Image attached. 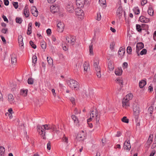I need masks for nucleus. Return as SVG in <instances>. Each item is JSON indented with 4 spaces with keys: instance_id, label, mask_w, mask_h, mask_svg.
Here are the masks:
<instances>
[{
    "instance_id": "nucleus-1",
    "label": "nucleus",
    "mask_w": 156,
    "mask_h": 156,
    "mask_svg": "<svg viewBox=\"0 0 156 156\" xmlns=\"http://www.w3.org/2000/svg\"><path fill=\"white\" fill-rule=\"evenodd\" d=\"M95 116L96 121V125L97 127L99 126L100 125L99 120L100 116L98 115V113L97 111H92L91 113L90 114V118L87 119V122L89 126L91 128L93 127V125L91 123H89V122L91 121L94 116Z\"/></svg>"
},
{
    "instance_id": "nucleus-2",
    "label": "nucleus",
    "mask_w": 156,
    "mask_h": 156,
    "mask_svg": "<svg viewBox=\"0 0 156 156\" xmlns=\"http://www.w3.org/2000/svg\"><path fill=\"white\" fill-rule=\"evenodd\" d=\"M37 131L41 137L43 139H45V133L47 131L50 130V125L45 124L42 126H37Z\"/></svg>"
},
{
    "instance_id": "nucleus-3",
    "label": "nucleus",
    "mask_w": 156,
    "mask_h": 156,
    "mask_svg": "<svg viewBox=\"0 0 156 156\" xmlns=\"http://www.w3.org/2000/svg\"><path fill=\"white\" fill-rule=\"evenodd\" d=\"M133 95L132 94L130 93L127 95L123 98L122 101V106L126 108L129 106V101L133 98Z\"/></svg>"
},
{
    "instance_id": "nucleus-4",
    "label": "nucleus",
    "mask_w": 156,
    "mask_h": 156,
    "mask_svg": "<svg viewBox=\"0 0 156 156\" xmlns=\"http://www.w3.org/2000/svg\"><path fill=\"white\" fill-rule=\"evenodd\" d=\"M67 83L69 86L72 89H75L77 90H79V84L75 80L73 79H70L68 80Z\"/></svg>"
},
{
    "instance_id": "nucleus-5",
    "label": "nucleus",
    "mask_w": 156,
    "mask_h": 156,
    "mask_svg": "<svg viewBox=\"0 0 156 156\" xmlns=\"http://www.w3.org/2000/svg\"><path fill=\"white\" fill-rule=\"evenodd\" d=\"M80 8L78 7L75 9V14L78 17L82 19L83 18L84 14L83 11Z\"/></svg>"
},
{
    "instance_id": "nucleus-6",
    "label": "nucleus",
    "mask_w": 156,
    "mask_h": 156,
    "mask_svg": "<svg viewBox=\"0 0 156 156\" xmlns=\"http://www.w3.org/2000/svg\"><path fill=\"white\" fill-rule=\"evenodd\" d=\"M66 9L69 12L73 13L74 11V7L73 3L71 2H68L66 5Z\"/></svg>"
},
{
    "instance_id": "nucleus-7",
    "label": "nucleus",
    "mask_w": 156,
    "mask_h": 156,
    "mask_svg": "<svg viewBox=\"0 0 156 156\" xmlns=\"http://www.w3.org/2000/svg\"><path fill=\"white\" fill-rule=\"evenodd\" d=\"M75 41V37L74 36L69 35L66 37V42L72 45H73Z\"/></svg>"
},
{
    "instance_id": "nucleus-8",
    "label": "nucleus",
    "mask_w": 156,
    "mask_h": 156,
    "mask_svg": "<svg viewBox=\"0 0 156 156\" xmlns=\"http://www.w3.org/2000/svg\"><path fill=\"white\" fill-rule=\"evenodd\" d=\"M57 30L58 32H62L64 28V24L63 22H59L57 25Z\"/></svg>"
},
{
    "instance_id": "nucleus-9",
    "label": "nucleus",
    "mask_w": 156,
    "mask_h": 156,
    "mask_svg": "<svg viewBox=\"0 0 156 156\" xmlns=\"http://www.w3.org/2000/svg\"><path fill=\"white\" fill-rule=\"evenodd\" d=\"M87 0H76V4L79 8H82L84 6Z\"/></svg>"
},
{
    "instance_id": "nucleus-10",
    "label": "nucleus",
    "mask_w": 156,
    "mask_h": 156,
    "mask_svg": "<svg viewBox=\"0 0 156 156\" xmlns=\"http://www.w3.org/2000/svg\"><path fill=\"white\" fill-rule=\"evenodd\" d=\"M8 100L10 104H13L15 102L14 98L11 94H9L8 95Z\"/></svg>"
},
{
    "instance_id": "nucleus-11",
    "label": "nucleus",
    "mask_w": 156,
    "mask_h": 156,
    "mask_svg": "<svg viewBox=\"0 0 156 156\" xmlns=\"http://www.w3.org/2000/svg\"><path fill=\"white\" fill-rule=\"evenodd\" d=\"M125 49L124 48H120L118 51V55L119 58H122L124 55Z\"/></svg>"
},
{
    "instance_id": "nucleus-12",
    "label": "nucleus",
    "mask_w": 156,
    "mask_h": 156,
    "mask_svg": "<svg viewBox=\"0 0 156 156\" xmlns=\"http://www.w3.org/2000/svg\"><path fill=\"white\" fill-rule=\"evenodd\" d=\"M31 12L32 14L34 16L37 17L38 16V11L36 7H32L31 9Z\"/></svg>"
},
{
    "instance_id": "nucleus-13",
    "label": "nucleus",
    "mask_w": 156,
    "mask_h": 156,
    "mask_svg": "<svg viewBox=\"0 0 156 156\" xmlns=\"http://www.w3.org/2000/svg\"><path fill=\"white\" fill-rule=\"evenodd\" d=\"M131 146L129 140H126L124 144V148L125 150L129 151L131 148Z\"/></svg>"
},
{
    "instance_id": "nucleus-14",
    "label": "nucleus",
    "mask_w": 156,
    "mask_h": 156,
    "mask_svg": "<svg viewBox=\"0 0 156 156\" xmlns=\"http://www.w3.org/2000/svg\"><path fill=\"white\" fill-rule=\"evenodd\" d=\"M23 14L26 17H28L29 16V12L28 6L26 5L25 6L23 9Z\"/></svg>"
},
{
    "instance_id": "nucleus-15",
    "label": "nucleus",
    "mask_w": 156,
    "mask_h": 156,
    "mask_svg": "<svg viewBox=\"0 0 156 156\" xmlns=\"http://www.w3.org/2000/svg\"><path fill=\"white\" fill-rule=\"evenodd\" d=\"M11 63L15 65L17 61L16 56L15 54H12L11 55Z\"/></svg>"
},
{
    "instance_id": "nucleus-16",
    "label": "nucleus",
    "mask_w": 156,
    "mask_h": 156,
    "mask_svg": "<svg viewBox=\"0 0 156 156\" xmlns=\"http://www.w3.org/2000/svg\"><path fill=\"white\" fill-rule=\"evenodd\" d=\"M144 45L143 44L142 42H139L137 43L136 46V52L137 53L138 51L140 49L144 48Z\"/></svg>"
},
{
    "instance_id": "nucleus-17",
    "label": "nucleus",
    "mask_w": 156,
    "mask_h": 156,
    "mask_svg": "<svg viewBox=\"0 0 156 156\" xmlns=\"http://www.w3.org/2000/svg\"><path fill=\"white\" fill-rule=\"evenodd\" d=\"M76 139L78 140L79 141H82L84 139V136L83 133H79L77 135L76 137Z\"/></svg>"
},
{
    "instance_id": "nucleus-18",
    "label": "nucleus",
    "mask_w": 156,
    "mask_h": 156,
    "mask_svg": "<svg viewBox=\"0 0 156 156\" xmlns=\"http://www.w3.org/2000/svg\"><path fill=\"white\" fill-rule=\"evenodd\" d=\"M122 73V70L121 68H118L116 69L115 71V74L117 76L121 75Z\"/></svg>"
},
{
    "instance_id": "nucleus-19",
    "label": "nucleus",
    "mask_w": 156,
    "mask_h": 156,
    "mask_svg": "<svg viewBox=\"0 0 156 156\" xmlns=\"http://www.w3.org/2000/svg\"><path fill=\"white\" fill-rule=\"evenodd\" d=\"M139 19L141 22L147 23L149 21V19L146 18L143 16H140L139 18Z\"/></svg>"
},
{
    "instance_id": "nucleus-20",
    "label": "nucleus",
    "mask_w": 156,
    "mask_h": 156,
    "mask_svg": "<svg viewBox=\"0 0 156 156\" xmlns=\"http://www.w3.org/2000/svg\"><path fill=\"white\" fill-rule=\"evenodd\" d=\"M98 64L99 61L98 59H96L94 61V66L95 70L101 69L100 67L98 66Z\"/></svg>"
},
{
    "instance_id": "nucleus-21",
    "label": "nucleus",
    "mask_w": 156,
    "mask_h": 156,
    "mask_svg": "<svg viewBox=\"0 0 156 156\" xmlns=\"http://www.w3.org/2000/svg\"><path fill=\"white\" fill-rule=\"evenodd\" d=\"M18 41L19 45L21 46H23V38L22 36L19 35L18 36Z\"/></svg>"
},
{
    "instance_id": "nucleus-22",
    "label": "nucleus",
    "mask_w": 156,
    "mask_h": 156,
    "mask_svg": "<svg viewBox=\"0 0 156 156\" xmlns=\"http://www.w3.org/2000/svg\"><path fill=\"white\" fill-rule=\"evenodd\" d=\"M116 82L120 85V86L122 87L123 85V80L121 78L119 77L117 78L116 80Z\"/></svg>"
},
{
    "instance_id": "nucleus-23",
    "label": "nucleus",
    "mask_w": 156,
    "mask_h": 156,
    "mask_svg": "<svg viewBox=\"0 0 156 156\" xmlns=\"http://www.w3.org/2000/svg\"><path fill=\"white\" fill-rule=\"evenodd\" d=\"M71 118L75 123L77 125L79 123V120L77 117L75 115H73L71 116Z\"/></svg>"
},
{
    "instance_id": "nucleus-24",
    "label": "nucleus",
    "mask_w": 156,
    "mask_h": 156,
    "mask_svg": "<svg viewBox=\"0 0 156 156\" xmlns=\"http://www.w3.org/2000/svg\"><path fill=\"white\" fill-rule=\"evenodd\" d=\"M108 69L110 71H112L114 69V66L112 61H109L108 62Z\"/></svg>"
},
{
    "instance_id": "nucleus-25",
    "label": "nucleus",
    "mask_w": 156,
    "mask_h": 156,
    "mask_svg": "<svg viewBox=\"0 0 156 156\" xmlns=\"http://www.w3.org/2000/svg\"><path fill=\"white\" fill-rule=\"evenodd\" d=\"M147 12L148 14L150 16H152L154 15V10L151 7H149L148 9Z\"/></svg>"
},
{
    "instance_id": "nucleus-26",
    "label": "nucleus",
    "mask_w": 156,
    "mask_h": 156,
    "mask_svg": "<svg viewBox=\"0 0 156 156\" xmlns=\"http://www.w3.org/2000/svg\"><path fill=\"white\" fill-rule=\"evenodd\" d=\"M146 84V82L144 80H142L139 83V85L140 88H143Z\"/></svg>"
},
{
    "instance_id": "nucleus-27",
    "label": "nucleus",
    "mask_w": 156,
    "mask_h": 156,
    "mask_svg": "<svg viewBox=\"0 0 156 156\" xmlns=\"http://www.w3.org/2000/svg\"><path fill=\"white\" fill-rule=\"evenodd\" d=\"M32 23H30L28 26V30L27 34L29 35L31 33V29H32Z\"/></svg>"
},
{
    "instance_id": "nucleus-28",
    "label": "nucleus",
    "mask_w": 156,
    "mask_h": 156,
    "mask_svg": "<svg viewBox=\"0 0 156 156\" xmlns=\"http://www.w3.org/2000/svg\"><path fill=\"white\" fill-rule=\"evenodd\" d=\"M153 135L151 134L149 136L147 141V143L148 144H150L152 142L153 140Z\"/></svg>"
},
{
    "instance_id": "nucleus-29",
    "label": "nucleus",
    "mask_w": 156,
    "mask_h": 156,
    "mask_svg": "<svg viewBox=\"0 0 156 156\" xmlns=\"http://www.w3.org/2000/svg\"><path fill=\"white\" fill-rule=\"evenodd\" d=\"M89 64L88 63L85 62L83 64L84 70V71H87L88 69L89 68Z\"/></svg>"
},
{
    "instance_id": "nucleus-30",
    "label": "nucleus",
    "mask_w": 156,
    "mask_h": 156,
    "mask_svg": "<svg viewBox=\"0 0 156 156\" xmlns=\"http://www.w3.org/2000/svg\"><path fill=\"white\" fill-rule=\"evenodd\" d=\"M122 13V8L121 7H119L117 11V15H119L120 16H121Z\"/></svg>"
},
{
    "instance_id": "nucleus-31",
    "label": "nucleus",
    "mask_w": 156,
    "mask_h": 156,
    "mask_svg": "<svg viewBox=\"0 0 156 156\" xmlns=\"http://www.w3.org/2000/svg\"><path fill=\"white\" fill-rule=\"evenodd\" d=\"M5 149L4 147L0 146V156H4Z\"/></svg>"
},
{
    "instance_id": "nucleus-32",
    "label": "nucleus",
    "mask_w": 156,
    "mask_h": 156,
    "mask_svg": "<svg viewBox=\"0 0 156 156\" xmlns=\"http://www.w3.org/2000/svg\"><path fill=\"white\" fill-rule=\"evenodd\" d=\"M20 94L23 96H27V90H20Z\"/></svg>"
},
{
    "instance_id": "nucleus-33",
    "label": "nucleus",
    "mask_w": 156,
    "mask_h": 156,
    "mask_svg": "<svg viewBox=\"0 0 156 156\" xmlns=\"http://www.w3.org/2000/svg\"><path fill=\"white\" fill-rule=\"evenodd\" d=\"M95 70L96 72V74L97 77L99 78H101V69H98Z\"/></svg>"
},
{
    "instance_id": "nucleus-34",
    "label": "nucleus",
    "mask_w": 156,
    "mask_h": 156,
    "mask_svg": "<svg viewBox=\"0 0 156 156\" xmlns=\"http://www.w3.org/2000/svg\"><path fill=\"white\" fill-rule=\"evenodd\" d=\"M153 111V107L152 106H150L148 108V112L150 114V116L152 115V114Z\"/></svg>"
},
{
    "instance_id": "nucleus-35",
    "label": "nucleus",
    "mask_w": 156,
    "mask_h": 156,
    "mask_svg": "<svg viewBox=\"0 0 156 156\" xmlns=\"http://www.w3.org/2000/svg\"><path fill=\"white\" fill-rule=\"evenodd\" d=\"M133 10L136 14H138L140 13V10L137 7L134 8Z\"/></svg>"
},
{
    "instance_id": "nucleus-36",
    "label": "nucleus",
    "mask_w": 156,
    "mask_h": 156,
    "mask_svg": "<svg viewBox=\"0 0 156 156\" xmlns=\"http://www.w3.org/2000/svg\"><path fill=\"white\" fill-rule=\"evenodd\" d=\"M47 60L48 62L49 65H51L53 64V61L51 58L47 57Z\"/></svg>"
},
{
    "instance_id": "nucleus-37",
    "label": "nucleus",
    "mask_w": 156,
    "mask_h": 156,
    "mask_svg": "<svg viewBox=\"0 0 156 156\" xmlns=\"http://www.w3.org/2000/svg\"><path fill=\"white\" fill-rule=\"evenodd\" d=\"M122 121L124 122L128 123H129V119L127 118L126 116L123 117L121 119Z\"/></svg>"
},
{
    "instance_id": "nucleus-38",
    "label": "nucleus",
    "mask_w": 156,
    "mask_h": 156,
    "mask_svg": "<svg viewBox=\"0 0 156 156\" xmlns=\"http://www.w3.org/2000/svg\"><path fill=\"white\" fill-rule=\"evenodd\" d=\"M69 99L73 105L75 104L76 99L75 98L71 97L69 98Z\"/></svg>"
},
{
    "instance_id": "nucleus-39",
    "label": "nucleus",
    "mask_w": 156,
    "mask_h": 156,
    "mask_svg": "<svg viewBox=\"0 0 156 156\" xmlns=\"http://www.w3.org/2000/svg\"><path fill=\"white\" fill-rule=\"evenodd\" d=\"M99 3L101 6L105 5L106 4L105 0H99Z\"/></svg>"
},
{
    "instance_id": "nucleus-40",
    "label": "nucleus",
    "mask_w": 156,
    "mask_h": 156,
    "mask_svg": "<svg viewBox=\"0 0 156 156\" xmlns=\"http://www.w3.org/2000/svg\"><path fill=\"white\" fill-rule=\"evenodd\" d=\"M136 28L137 30L139 32H141L142 29L141 26L139 24H137L136 25Z\"/></svg>"
},
{
    "instance_id": "nucleus-41",
    "label": "nucleus",
    "mask_w": 156,
    "mask_h": 156,
    "mask_svg": "<svg viewBox=\"0 0 156 156\" xmlns=\"http://www.w3.org/2000/svg\"><path fill=\"white\" fill-rule=\"evenodd\" d=\"M101 19V13L98 12L97 13V16L96 20L98 21H100Z\"/></svg>"
},
{
    "instance_id": "nucleus-42",
    "label": "nucleus",
    "mask_w": 156,
    "mask_h": 156,
    "mask_svg": "<svg viewBox=\"0 0 156 156\" xmlns=\"http://www.w3.org/2000/svg\"><path fill=\"white\" fill-rule=\"evenodd\" d=\"M37 60V57L36 55H34L32 57V62L34 64L36 63Z\"/></svg>"
},
{
    "instance_id": "nucleus-43",
    "label": "nucleus",
    "mask_w": 156,
    "mask_h": 156,
    "mask_svg": "<svg viewBox=\"0 0 156 156\" xmlns=\"http://www.w3.org/2000/svg\"><path fill=\"white\" fill-rule=\"evenodd\" d=\"M28 83L30 84H33L34 83V79L31 78H29L28 80Z\"/></svg>"
},
{
    "instance_id": "nucleus-44",
    "label": "nucleus",
    "mask_w": 156,
    "mask_h": 156,
    "mask_svg": "<svg viewBox=\"0 0 156 156\" xmlns=\"http://www.w3.org/2000/svg\"><path fill=\"white\" fill-rule=\"evenodd\" d=\"M127 52L129 54H131L132 51V48L131 47L129 46L127 47Z\"/></svg>"
},
{
    "instance_id": "nucleus-45",
    "label": "nucleus",
    "mask_w": 156,
    "mask_h": 156,
    "mask_svg": "<svg viewBox=\"0 0 156 156\" xmlns=\"http://www.w3.org/2000/svg\"><path fill=\"white\" fill-rule=\"evenodd\" d=\"M16 22L17 23L20 24L22 21V19L21 18L17 17L16 19Z\"/></svg>"
},
{
    "instance_id": "nucleus-46",
    "label": "nucleus",
    "mask_w": 156,
    "mask_h": 156,
    "mask_svg": "<svg viewBox=\"0 0 156 156\" xmlns=\"http://www.w3.org/2000/svg\"><path fill=\"white\" fill-rule=\"evenodd\" d=\"M133 112H140V108L138 106H134L133 107Z\"/></svg>"
},
{
    "instance_id": "nucleus-47",
    "label": "nucleus",
    "mask_w": 156,
    "mask_h": 156,
    "mask_svg": "<svg viewBox=\"0 0 156 156\" xmlns=\"http://www.w3.org/2000/svg\"><path fill=\"white\" fill-rule=\"evenodd\" d=\"M56 9V7H55L54 6H52L50 7V10L51 11L53 12H55L56 11L55 9Z\"/></svg>"
},
{
    "instance_id": "nucleus-48",
    "label": "nucleus",
    "mask_w": 156,
    "mask_h": 156,
    "mask_svg": "<svg viewBox=\"0 0 156 156\" xmlns=\"http://www.w3.org/2000/svg\"><path fill=\"white\" fill-rule=\"evenodd\" d=\"M41 46L42 48L44 49L46 48V44L45 42H42L41 43Z\"/></svg>"
},
{
    "instance_id": "nucleus-49",
    "label": "nucleus",
    "mask_w": 156,
    "mask_h": 156,
    "mask_svg": "<svg viewBox=\"0 0 156 156\" xmlns=\"http://www.w3.org/2000/svg\"><path fill=\"white\" fill-rule=\"evenodd\" d=\"M62 140L63 142L66 143L67 144L68 143V138L65 136V135L62 138Z\"/></svg>"
},
{
    "instance_id": "nucleus-50",
    "label": "nucleus",
    "mask_w": 156,
    "mask_h": 156,
    "mask_svg": "<svg viewBox=\"0 0 156 156\" xmlns=\"http://www.w3.org/2000/svg\"><path fill=\"white\" fill-rule=\"evenodd\" d=\"M30 44L32 47L34 49H35L36 48V46L34 44V42L32 41H30Z\"/></svg>"
},
{
    "instance_id": "nucleus-51",
    "label": "nucleus",
    "mask_w": 156,
    "mask_h": 156,
    "mask_svg": "<svg viewBox=\"0 0 156 156\" xmlns=\"http://www.w3.org/2000/svg\"><path fill=\"white\" fill-rule=\"evenodd\" d=\"M147 52V50L145 49H143L140 52V54L141 55H145L146 54Z\"/></svg>"
},
{
    "instance_id": "nucleus-52",
    "label": "nucleus",
    "mask_w": 156,
    "mask_h": 156,
    "mask_svg": "<svg viewBox=\"0 0 156 156\" xmlns=\"http://www.w3.org/2000/svg\"><path fill=\"white\" fill-rule=\"evenodd\" d=\"M89 49L90 53L92 54L93 52V45L91 44L89 46Z\"/></svg>"
},
{
    "instance_id": "nucleus-53",
    "label": "nucleus",
    "mask_w": 156,
    "mask_h": 156,
    "mask_svg": "<svg viewBox=\"0 0 156 156\" xmlns=\"http://www.w3.org/2000/svg\"><path fill=\"white\" fill-rule=\"evenodd\" d=\"M13 5L14 7L16 9H17L18 8V2H14Z\"/></svg>"
},
{
    "instance_id": "nucleus-54",
    "label": "nucleus",
    "mask_w": 156,
    "mask_h": 156,
    "mask_svg": "<svg viewBox=\"0 0 156 156\" xmlns=\"http://www.w3.org/2000/svg\"><path fill=\"white\" fill-rule=\"evenodd\" d=\"M147 2V0H142L141 1V5L142 6H144Z\"/></svg>"
},
{
    "instance_id": "nucleus-55",
    "label": "nucleus",
    "mask_w": 156,
    "mask_h": 156,
    "mask_svg": "<svg viewBox=\"0 0 156 156\" xmlns=\"http://www.w3.org/2000/svg\"><path fill=\"white\" fill-rule=\"evenodd\" d=\"M8 30L7 28H3L1 30V32L3 33L6 34L8 32Z\"/></svg>"
},
{
    "instance_id": "nucleus-56",
    "label": "nucleus",
    "mask_w": 156,
    "mask_h": 156,
    "mask_svg": "<svg viewBox=\"0 0 156 156\" xmlns=\"http://www.w3.org/2000/svg\"><path fill=\"white\" fill-rule=\"evenodd\" d=\"M2 17L3 19V20L4 21L6 22L7 23H8L9 22V21L8 20V19L6 17L4 16V15H3L2 16Z\"/></svg>"
},
{
    "instance_id": "nucleus-57",
    "label": "nucleus",
    "mask_w": 156,
    "mask_h": 156,
    "mask_svg": "<svg viewBox=\"0 0 156 156\" xmlns=\"http://www.w3.org/2000/svg\"><path fill=\"white\" fill-rule=\"evenodd\" d=\"M51 148V143L50 141L47 144V148L48 150H50Z\"/></svg>"
},
{
    "instance_id": "nucleus-58",
    "label": "nucleus",
    "mask_w": 156,
    "mask_h": 156,
    "mask_svg": "<svg viewBox=\"0 0 156 156\" xmlns=\"http://www.w3.org/2000/svg\"><path fill=\"white\" fill-rule=\"evenodd\" d=\"M80 111H78V110L77 108H75L74 110V113L76 115L80 114Z\"/></svg>"
},
{
    "instance_id": "nucleus-59",
    "label": "nucleus",
    "mask_w": 156,
    "mask_h": 156,
    "mask_svg": "<svg viewBox=\"0 0 156 156\" xmlns=\"http://www.w3.org/2000/svg\"><path fill=\"white\" fill-rule=\"evenodd\" d=\"M140 112H134V115L135 116V117L136 119L138 118V116L139 115Z\"/></svg>"
},
{
    "instance_id": "nucleus-60",
    "label": "nucleus",
    "mask_w": 156,
    "mask_h": 156,
    "mask_svg": "<svg viewBox=\"0 0 156 156\" xmlns=\"http://www.w3.org/2000/svg\"><path fill=\"white\" fill-rule=\"evenodd\" d=\"M128 66V64L127 62H124L123 64V67L124 69L126 68Z\"/></svg>"
},
{
    "instance_id": "nucleus-61",
    "label": "nucleus",
    "mask_w": 156,
    "mask_h": 156,
    "mask_svg": "<svg viewBox=\"0 0 156 156\" xmlns=\"http://www.w3.org/2000/svg\"><path fill=\"white\" fill-rule=\"evenodd\" d=\"M4 2L5 5L7 6L9 4V1L8 0H4Z\"/></svg>"
},
{
    "instance_id": "nucleus-62",
    "label": "nucleus",
    "mask_w": 156,
    "mask_h": 156,
    "mask_svg": "<svg viewBox=\"0 0 156 156\" xmlns=\"http://www.w3.org/2000/svg\"><path fill=\"white\" fill-rule=\"evenodd\" d=\"M50 127L51 128V129H50L52 130L53 131H55V125H50Z\"/></svg>"
},
{
    "instance_id": "nucleus-63",
    "label": "nucleus",
    "mask_w": 156,
    "mask_h": 156,
    "mask_svg": "<svg viewBox=\"0 0 156 156\" xmlns=\"http://www.w3.org/2000/svg\"><path fill=\"white\" fill-rule=\"evenodd\" d=\"M46 32L47 34L50 35L51 33V30L50 29H48L47 30Z\"/></svg>"
},
{
    "instance_id": "nucleus-64",
    "label": "nucleus",
    "mask_w": 156,
    "mask_h": 156,
    "mask_svg": "<svg viewBox=\"0 0 156 156\" xmlns=\"http://www.w3.org/2000/svg\"><path fill=\"white\" fill-rule=\"evenodd\" d=\"M1 37L2 40V41L3 42H4V43H6V40H5V37L2 36H1Z\"/></svg>"
}]
</instances>
